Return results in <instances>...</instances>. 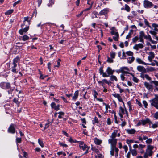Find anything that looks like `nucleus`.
Returning <instances> with one entry per match:
<instances>
[{
	"mask_svg": "<svg viewBox=\"0 0 158 158\" xmlns=\"http://www.w3.org/2000/svg\"><path fill=\"white\" fill-rule=\"evenodd\" d=\"M154 146L151 145H148L143 156L144 158H148V156H152L153 153L152 150L154 148Z\"/></svg>",
	"mask_w": 158,
	"mask_h": 158,
	"instance_id": "obj_1",
	"label": "nucleus"
},
{
	"mask_svg": "<svg viewBox=\"0 0 158 158\" xmlns=\"http://www.w3.org/2000/svg\"><path fill=\"white\" fill-rule=\"evenodd\" d=\"M124 69H126L127 71H129V69L127 67H124L120 68L119 71V72L122 73V74L120 75V77L121 80L123 81H124L126 79V78L125 76H127V74H130V73L129 72H127L124 71Z\"/></svg>",
	"mask_w": 158,
	"mask_h": 158,
	"instance_id": "obj_2",
	"label": "nucleus"
},
{
	"mask_svg": "<svg viewBox=\"0 0 158 158\" xmlns=\"http://www.w3.org/2000/svg\"><path fill=\"white\" fill-rule=\"evenodd\" d=\"M150 102L151 105L158 109V95L156 94L155 95V98L150 101Z\"/></svg>",
	"mask_w": 158,
	"mask_h": 158,
	"instance_id": "obj_3",
	"label": "nucleus"
},
{
	"mask_svg": "<svg viewBox=\"0 0 158 158\" xmlns=\"http://www.w3.org/2000/svg\"><path fill=\"white\" fill-rule=\"evenodd\" d=\"M126 113L127 116H128V113L127 110L126 109L125 106H124V108H123L121 106L119 107V114L121 118H122L123 115Z\"/></svg>",
	"mask_w": 158,
	"mask_h": 158,
	"instance_id": "obj_4",
	"label": "nucleus"
},
{
	"mask_svg": "<svg viewBox=\"0 0 158 158\" xmlns=\"http://www.w3.org/2000/svg\"><path fill=\"white\" fill-rule=\"evenodd\" d=\"M150 120L148 118H146L144 119H142L139 121L138 123L137 124V126H139L141 125H144L147 123H148L150 122Z\"/></svg>",
	"mask_w": 158,
	"mask_h": 158,
	"instance_id": "obj_5",
	"label": "nucleus"
},
{
	"mask_svg": "<svg viewBox=\"0 0 158 158\" xmlns=\"http://www.w3.org/2000/svg\"><path fill=\"white\" fill-rule=\"evenodd\" d=\"M16 127V125L15 124L12 123L8 129V132L12 134L14 133L15 132V127Z\"/></svg>",
	"mask_w": 158,
	"mask_h": 158,
	"instance_id": "obj_6",
	"label": "nucleus"
},
{
	"mask_svg": "<svg viewBox=\"0 0 158 158\" xmlns=\"http://www.w3.org/2000/svg\"><path fill=\"white\" fill-rule=\"evenodd\" d=\"M117 139L115 138H110L108 139V143L111 146H115L117 143Z\"/></svg>",
	"mask_w": 158,
	"mask_h": 158,
	"instance_id": "obj_7",
	"label": "nucleus"
},
{
	"mask_svg": "<svg viewBox=\"0 0 158 158\" xmlns=\"http://www.w3.org/2000/svg\"><path fill=\"white\" fill-rule=\"evenodd\" d=\"M145 87L148 90L149 92L152 91L153 87L152 85L147 82H145L144 83Z\"/></svg>",
	"mask_w": 158,
	"mask_h": 158,
	"instance_id": "obj_8",
	"label": "nucleus"
},
{
	"mask_svg": "<svg viewBox=\"0 0 158 158\" xmlns=\"http://www.w3.org/2000/svg\"><path fill=\"white\" fill-rule=\"evenodd\" d=\"M111 34L112 35H115L113 37V38L114 40L117 41L119 37V34L118 32H116L114 30H113L111 31Z\"/></svg>",
	"mask_w": 158,
	"mask_h": 158,
	"instance_id": "obj_9",
	"label": "nucleus"
},
{
	"mask_svg": "<svg viewBox=\"0 0 158 158\" xmlns=\"http://www.w3.org/2000/svg\"><path fill=\"white\" fill-rule=\"evenodd\" d=\"M144 45L141 43L136 44L134 45L133 47V48L138 51L139 49H142L144 47Z\"/></svg>",
	"mask_w": 158,
	"mask_h": 158,
	"instance_id": "obj_10",
	"label": "nucleus"
},
{
	"mask_svg": "<svg viewBox=\"0 0 158 158\" xmlns=\"http://www.w3.org/2000/svg\"><path fill=\"white\" fill-rule=\"evenodd\" d=\"M152 6V3L148 0H145L144 1V7L146 8H149Z\"/></svg>",
	"mask_w": 158,
	"mask_h": 158,
	"instance_id": "obj_11",
	"label": "nucleus"
},
{
	"mask_svg": "<svg viewBox=\"0 0 158 158\" xmlns=\"http://www.w3.org/2000/svg\"><path fill=\"white\" fill-rule=\"evenodd\" d=\"M109 11V9L107 8H105L102 10L99 13L98 15L102 16L105 15L107 14Z\"/></svg>",
	"mask_w": 158,
	"mask_h": 158,
	"instance_id": "obj_12",
	"label": "nucleus"
},
{
	"mask_svg": "<svg viewBox=\"0 0 158 158\" xmlns=\"http://www.w3.org/2000/svg\"><path fill=\"white\" fill-rule=\"evenodd\" d=\"M6 86L5 87V89H10L8 91V93L9 94H11L12 92L13 91V89H11L10 87V83L9 82H6Z\"/></svg>",
	"mask_w": 158,
	"mask_h": 158,
	"instance_id": "obj_13",
	"label": "nucleus"
},
{
	"mask_svg": "<svg viewBox=\"0 0 158 158\" xmlns=\"http://www.w3.org/2000/svg\"><path fill=\"white\" fill-rule=\"evenodd\" d=\"M99 72L101 75L102 74V77H108V75H107V74L105 72H103V67H101L99 69Z\"/></svg>",
	"mask_w": 158,
	"mask_h": 158,
	"instance_id": "obj_14",
	"label": "nucleus"
},
{
	"mask_svg": "<svg viewBox=\"0 0 158 158\" xmlns=\"http://www.w3.org/2000/svg\"><path fill=\"white\" fill-rule=\"evenodd\" d=\"M106 72L107 73V75H108V77L110 75H112L113 74L114 72V70H112L110 67H108L107 68Z\"/></svg>",
	"mask_w": 158,
	"mask_h": 158,
	"instance_id": "obj_15",
	"label": "nucleus"
},
{
	"mask_svg": "<svg viewBox=\"0 0 158 158\" xmlns=\"http://www.w3.org/2000/svg\"><path fill=\"white\" fill-rule=\"evenodd\" d=\"M137 69L139 72H142V73H145L146 72L145 69L143 66H138L137 67Z\"/></svg>",
	"mask_w": 158,
	"mask_h": 158,
	"instance_id": "obj_16",
	"label": "nucleus"
},
{
	"mask_svg": "<svg viewBox=\"0 0 158 158\" xmlns=\"http://www.w3.org/2000/svg\"><path fill=\"white\" fill-rule=\"evenodd\" d=\"M140 77L143 79L145 78L147 80L149 81H150L151 80V77L147 74H141L140 75Z\"/></svg>",
	"mask_w": 158,
	"mask_h": 158,
	"instance_id": "obj_17",
	"label": "nucleus"
},
{
	"mask_svg": "<svg viewBox=\"0 0 158 158\" xmlns=\"http://www.w3.org/2000/svg\"><path fill=\"white\" fill-rule=\"evenodd\" d=\"M29 27H27L24 29H21L19 31V33L21 35H23L24 32H26L28 30Z\"/></svg>",
	"mask_w": 158,
	"mask_h": 158,
	"instance_id": "obj_18",
	"label": "nucleus"
},
{
	"mask_svg": "<svg viewBox=\"0 0 158 158\" xmlns=\"http://www.w3.org/2000/svg\"><path fill=\"white\" fill-rule=\"evenodd\" d=\"M149 127L154 129L158 127V124L156 123L153 124L152 122L150 120L149 123Z\"/></svg>",
	"mask_w": 158,
	"mask_h": 158,
	"instance_id": "obj_19",
	"label": "nucleus"
},
{
	"mask_svg": "<svg viewBox=\"0 0 158 158\" xmlns=\"http://www.w3.org/2000/svg\"><path fill=\"white\" fill-rule=\"evenodd\" d=\"M126 131L128 134L131 135L134 134L136 131L134 129H127L126 130Z\"/></svg>",
	"mask_w": 158,
	"mask_h": 158,
	"instance_id": "obj_20",
	"label": "nucleus"
},
{
	"mask_svg": "<svg viewBox=\"0 0 158 158\" xmlns=\"http://www.w3.org/2000/svg\"><path fill=\"white\" fill-rule=\"evenodd\" d=\"M136 62L139 64H141L143 65H147V64L143 61L140 58H137L136 59Z\"/></svg>",
	"mask_w": 158,
	"mask_h": 158,
	"instance_id": "obj_21",
	"label": "nucleus"
},
{
	"mask_svg": "<svg viewBox=\"0 0 158 158\" xmlns=\"http://www.w3.org/2000/svg\"><path fill=\"white\" fill-rule=\"evenodd\" d=\"M79 94V92L78 90L76 91L74 94V95L72 97V100L73 101H76L77 99L78 98Z\"/></svg>",
	"mask_w": 158,
	"mask_h": 158,
	"instance_id": "obj_22",
	"label": "nucleus"
},
{
	"mask_svg": "<svg viewBox=\"0 0 158 158\" xmlns=\"http://www.w3.org/2000/svg\"><path fill=\"white\" fill-rule=\"evenodd\" d=\"M118 131V130H114L112 133L111 136L110 137L111 138H115L116 136L117 133Z\"/></svg>",
	"mask_w": 158,
	"mask_h": 158,
	"instance_id": "obj_23",
	"label": "nucleus"
},
{
	"mask_svg": "<svg viewBox=\"0 0 158 158\" xmlns=\"http://www.w3.org/2000/svg\"><path fill=\"white\" fill-rule=\"evenodd\" d=\"M94 142L95 144L99 145L102 143V140L97 138H95L94 139Z\"/></svg>",
	"mask_w": 158,
	"mask_h": 158,
	"instance_id": "obj_24",
	"label": "nucleus"
},
{
	"mask_svg": "<svg viewBox=\"0 0 158 158\" xmlns=\"http://www.w3.org/2000/svg\"><path fill=\"white\" fill-rule=\"evenodd\" d=\"M127 62L128 63H131L134 60L135 57L133 56L129 57L127 58Z\"/></svg>",
	"mask_w": 158,
	"mask_h": 158,
	"instance_id": "obj_25",
	"label": "nucleus"
},
{
	"mask_svg": "<svg viewBox=\"0 0 158 158\" xmlns=\"http://www.w3.org/2000/svg\"><path fill=\"white\" fill-rule=\"evenodd\" d=\"M130 74L132 76V80L134 82L136 83H138L139 82V80L138 79L135 77L134 75L132 73H130Z\"/></svg>",
	"mask_w": 158,
	"mask_h": 158,
	"instance_id": "obj_26",
	"label": "nucleus"
},
{
	"mask_svg": "<svg viewBox=\"0 0 158 158\" xmlns=\"http://www.w3.org/2000/svg\"><path fill=\"white\" fill-rule=\"evenodd\" d=\"M124 10L127 12H129L130 11L131 9L128 5L126 4L124 5Z\"/></svg>",
	"mask_w": 158,
	"mask_h": 158,
	"instance_id": "obj_27",
	"label": "nucleus"
},
{
	"mask_svg": "<svg viewBox=\"0 0 158 158\" xmlns=\"http://www.w3.org/2000/svg\"><path fill=\"white\" fill-rule=\"evenodd\" d=\"M88 147H89L87 145L85 144L82 145L80 146V147L79 148L81 149H82L83 151H85L87 148H88Z\"/></svg>",
	"mask_w": 158,
	"mask_h": 158,
	"instance_id": "obj_28",
	"label": "nucleus"
},
{
	"mask_svg": "<svg viewBox=\"0 0 158 158\" xmlns=\"http://www.w3.org/2000/svg\"><path fill=\"white\" fill-rule=\"evenodd\" d=\"M110 77L111 81H113L114 80H115L116 81H118L117 78L116 76L114 75H112L110 76Z\"/></svg>",
	"mask_w": 158,
	"mask_h": 158,
	"instance_id": "obj_29",
	"label": "nucleus"
},
{
	"mask_svg": "<svg viewBox=\"0 0 158 158\" xmlns=\"http://www.w3.org/2000/svg\"><path fill=\"white\" fill-rule=\"evenodd\" d=\"M133 30H131L130 32H129L128 34L127 35L126 37V39H127L131 37L132 33L133 32Z\"/></svg>",
	"mask_w": 158,
	"mask_h": 158,
	"instance_id": "obj_30",
	"label": "nucleus"
},
{
	"mask_svg": "<svg viewBox=\"0 0 158 158\" xmlns=\"http://www.w3.org/2000/svg\"><path fill=\"white\" fill-rule=\"evenodd\" d=\"M114 146H111V150L110 151V155L112 156H114V152L115 151V149H114Z\"/></svg>",
	"mask_w": 158,
	"mask_h": 158,
	"instance_id": "obj_31",
	"label": "nucleus"
},
{
	"mask_svg": "<svg viewBox=\"0 0 158 158\" xmlns=\"http://www.w3.org/2000/svg\"><path fill=\"white\" fill-rule=\"evenodd\" d=\"M47 121L48 123L45 124V127L44 129V130H45L49 127V124L50 123V122L48 119L47 120Z\"/></svg>",
	"mask_w": 158,
	"mask_h": 158,
	"instance_id": "obj_32",
	"label": "nucleus"
},
{
	"mask_svg": "<svg viewBox=\"0 0 158 158\" xmlns=\"http://www.w3.org/2000/svg\"><path fill=\"white\" fill-rule=\"evenodd\" d=\"M13 12V10L12 9L9 10L6 12L5 14L6 15H8L12 13Z\"/></svg>",
	"mask_w": 158,
	"mask_h": 158,
	"instance_id": "obj_33",
	"label": "nucleus"
},
{
	"mask_svg": "<svg viewBox=\"0 0 158 158\" xmlns=\"http://www.w3.org/2000/svg\"><path fill=\"white\" fill-rule=\"evenodd\" d=\"M58 114H59V115L58 116V117L59 118H62V116H64V113L62 111L59 112L58 113Z\"/></svg>",
	"mask_w": 158,
	"mask_h": 158,
	"instance_id": "obj_34",
	"label": "nucleus"
},
{
	"mask_svg": "<svg viewBox=\"0 0 158 158\" xmlns=\"http://www.w3.org/2000/svg\"><path fill=\"white\" fill-rule=\"evenodd\" d=\"M127 104L128 106L129 111H132V108L131 105V102L130 101L127 102Z\"/></svg>",
	"mask_w": 158,
	"mask_h": 158,
	"instance_id": "obj_35",
	"label": "nucleus"
},
{
	"mask_svg": "<svg viewBox=\"0 0 158 158\" xmlns=\"http://www.w3.org/2000/svg\"><path fill=\"white\" fill-rule=\"evenodd\" d=\"M131 13L132 14V15L131 16H128V17L133 18L134 17L136 16L137 15V13L135 11H131Z\"/></svg>",
	"mask_w": 158,
	"mask_h": 158,
	"instance_id": "obj_36",
	"label": "nucleus"
},
{
	"mask_svg": "<svg viewBox=\"0 0 158 158\" xmlns=\"http://www.w3.org/2000/svg\"><path fill=\"white\" fill-rule=\"evenodd\" d=\"M6 83L5 82H2L0 83V86L2 88L5 89Z\"/></svg>",
	"mask_w": 158,
	"mask_h": 158,
	"instance_id": "obj_37",
	"label": "nucleus"
},
{
	"mask_svg": "<svg viewBox=\"0 0 158 158\" xmlns=\"http://www.w3.org/2000/svg\"><path fill=\"white\" fill-rule=\"evenodd\" d=\"M20 60V57L19 56H17L13 60V62L17 63Z\"/></svg>",
	"mask_w": 158,
	"mask_h": 158,
	"instance_id": "obj_38",
	"label": "nucleus"
},
{
	"mask_svg": "<svg viewBox=\"0 0 158 158\" xmlns=\"http://www.w3.org/2000/svg\"><path fill=\"white\" fill-rule=\"evenodd\" d=\"M139 38L137 36H135V37L133 38L132 39V42L133 43H135L139 40Z\"/></svg>",
	"mask_w": 158,
	"mask_h": 158,
	"instance_id": "obj_39",
	"label": "nucleus"
},
{
	"mask_svg": "<svg viewBox=\"0 0 158 158\" xmlns=\"http://www.w3.org/2000/svg\"><path fill=\"white\" fill-rule=\"evenodd\" d=\"M107 61L109 63H112L113 62V60L111 58H110L108 56Z\"/></svg>",
	"mask_w": 158,
	"mask_h": 158,
	"instance_id": "obj_40",
	"label": "nucleus"
},
{
	"mask_svg": "<svg viewBox=\"0 0 158 158\" xmlns=\"http://www.w3.org/2000/svg\"><path fill=\"white\" fill-rule=\"evenodd\" d=\"M29 37L27 35H24L22 37V40L26 41L29 39Z\"/></svg>",
	"mask_w": 158,
	"mask_h": 158,
	"instance_id": "obj_41",
	"label": "nucleus"
},
{
	"mask_svg": "<svg viewBox=\"0 0 158 158\" xmlns=\"http://www.w3.org/2000/svg\"><path fill=\"white\" fill-rule=\"evenodd\" d=\"M115 53L114 52H110V57L112 59L115 58Z\"/></svg>",
	"mask_w": 158,
	"mask_h": 158,
	"instance_id": "obj_42",
	"label": "nucleus"
},
{
	"mask_svg": "<svg viewBox=\"0 0 158 158\" xmlns=\"http://www.w3.org/2000/svg\"><path fill=\"white\" fill-rule=\"evenodd\" d=\"M98 84H100V85L102 86L103 87V88H104V83L103 81L102 80V81H98Z\"/></svg>",
	"mask_w": 158,
	"mask_h": 158,
	"instance_id": "obj_43",
	"label": "nucleus"
},
{
	"mask_svg": "<svg viewBox=\"0 0 158 158\" xmlns=\"http://www.w3.org/2000/svg\"><path fill=\"white\" fill-rule=\"evenodd\" d=\"M131 153L133 156H135L137 155V152L135 149L132 150L131 151Z\"/></svg>",
	"mask_w": 158,
	"mask_h": 158,
	"instance_id": "obj_44",
	"label": "nucleus"
},
{
	"mask_svg": "<svg viewBox=\"0 0 158 158\" xmlns=\"http://www.w3.org/2000/svg\"><path fill=\"white\" fill-rule=\"evenodd\" d=\"M102 81H103L104 83L105 82V83L108 85L110 84L111 83V82L110 81H108L106 79H103L102 80Z\"/></svg>",
	"mask_w": 158,
	"mask_h": 158,
	"instance_id": "obj_45",
	"label": "nucleus"
},
{
	"mask_svg": "<svg viewBox=\"0 0 158 158\" xmlns=\"http://www.w3.org/2000/svg\"><path fill=\"white\" fill-rule=\"evenodd\" d=\"M38 142L39 145L42 147H44V145L42 141H41L40 139H39L38 140Z\"/></svg>",
	"mask_w": 158,
	"mask_h": 158,
	"instance_id": "obj_46",
	"label": "nucleus"
},
{
	"mask_svg": "<svg viewBox=\"0 0 158 158\" xmlns=\"http://www.w3.org/2000/svg\"><path fill=\"white\" fill-rule=\"evenodd\" d=\"M139 37L141 38H143L144 36V35H145L144 34V32L143 31H141L139 33Z\"/></svg>",
	"mask_w": 158,
	"mask_h": 158,
	"instance_id": "obj_47",
	"label": "nucleus"
},
{
	"mask_svg": "<svg viewBox=\"0 0 158 158\" xmlns=\"http://www.w3.org/2000/svg\"><path fill=\"white\" fill-rule=\"evenodd\" d=\"M152 139L151 138L147 139L146 141V142L147 143L149 144L151 143L152 142Z\"/></svg>",
	"mask_w": 158,
	"mask_h": 158,
	"instance_id": "obj_48",
	"label": "nucleus"
},
{
	"mask_svg": "<svg viewBox=\"0 0 158 158\" xmlns=\"http://www.w3.org/2000/svg\"><path fill=\"white\" fill-rule=\"evenodd\" d=\"M144 23L145 24L148 26L149 27H151V26L149 25V23L148 21L146 19H144Z\"/></svg>",
	"mask_w": 158,
	"mask_h": 158,
	"instance_id": "obj_49",
	"label": "nucleus"
},
{
	"mask_svg": "<svg viewBox=\"0 0 158 158\" xmlns=\"http://www.w3.org/2000/svg\"><path fill=\"white\" fill-rule=\"evenodd\" d=\"M126 54L128 56H132L133 55V53L131 51H127L126 52Z\"/></svg>",
	"mask_w": 158,
	"mask_h": 158,
	"instance_id": "obj_50",
	"label": "nucleus"
},
{
	"mask_svg": "<svg viewBox=\"0 0 158 158\" xmlns=\"http://www.w3.org/2000/svg\"><path fill=\"white\" fill-rule=\"evenodd\" d=\"M149 56L151 57H152L153 59L154 57V54L153 52H149Z\"/></svg>",
	"mask_w": 158,
	"mask_h": 158,
	"instance_id": "obj_51",
	"label": "nucleus"
},
{
	"mask_svg": "<svg viewBox=\"0 0 158 158\" xmlns=\"http://www.w3.org/2000/svg\"><path fill=\"white\" fill-rule=\"evenodd\" d=\"M151 83H153L156 86L158 85V81H152L150 82Z\"/></svg>",
	"mask_w": 158,
	"mask_h": 158,
	"instance_id": "obj_52",
	"label": "nucleus"
},
{
	"mask_svg": "<svg viewBox=\"0 0 158 158\" xmlns=\"http://www.w3.org/2000/svg\"><path fill=\"white\" fill-rule=\"evenodd\" d=\"M16 142L18 143H20L21 142V138H19L18 137H17L16 138Z\"/></svg>",
	"mask_w": 158,
	"mask_h": 158,
	"instance_id": "obj_53",
	"label": "nucleus"
},
{
	"mask_svg": "<svg viewBox=\"0 0 158 158\" xmlns=\"http://www.w3.org/2000/svg\"><path fill=\"white\" fill-rule=\"evenodd\" d=\"M112 95L114 97L117 98H118L120 96V95L118 94H113Z\"/></svg>",
	"mask_w": 158,
	"mask_h": 158,
	"instance_id": "obj_54",
	"label": "nucleus"
},
{
	"mask_svg": "<svg viewBox=\"0 0 158 158\" xmlns=\"http://www.w3.org/2000/svg\"><path fill=\"white\" fill-rule=\"evenodd\" d=\"M143 104L144 105L145 107V108H146L147 107V106L148 105V104L147 102L146 101L144 100L143 101Z\"/></svg>",
	"mask_w": 158,
	"mask_h": 158,
	"instance_id": "obj_55",
	"label": "nucleus"
},
{
	"mask_svg": "<svg viewBox=\"0 0 158 158\" xmlns=\"http://www.w3.org/2000/svg\"><path fill=\"white\" fill-rule=\"evenodd\" d=\"M118 101L119 102H122L123 103V106H124V102L123 101V100H122V99L121 98V96L119 97V98H118Z\"/></svg>",
	"mask_w": 158,
	"mask_h": 158,
	"instance_id": "obj_56",
	"label": "nucleus"
},
{
	"mask_svg": "<svg viewBox=\"0 0 158 158\" xmlns=\"http://www.w3.org/2000/svg\"><path fill=\"white\" fill-rule=\"evenodd\" d=\"M126 142H127V143L128 144H129L131 143H133L134 141L132 140H127Z\"/></svg>",
	"mask_w": 158,
	"mask_h": 158,
	"instance_id": "obj_57",
	"label": "nucleus"
},
{
	"mask_svg": "<svg viewBox=\"0 0 158 158\" xmlns=\"http://www.w3.org/2000/svg\"><path fill=\"white\" fill-rule=\"evenodd\" d=\"M123 148L124 149L125 153H126L128 150V147L127 145H124L123 146Z\"/></svg>",
	"mask_w": 158,
	"mask_h": 158,
	"instance_id": "obj_58",
	"label": "nucleus"
},
{
	"mask_svg": "<svg viewBox=\"0 0 158 158\" xmlns=\"http://www.w3.org/2000/svg\"><path fill=\"white\" fill-rule=\"evenodd\" d=\"M51 63L50 62H49L48 63L47 65H48V69L49 71L51 72Z\"/></svg>",
	"mask_w": 158,
	"mask_h": 158,
	"instance_id": "obj_59",
	"label": "nucleus"
},
{
	"mask_svg": "<svg viewBox=\"0 0 158 158\" xmlns=\"http://www.w3.org/2000/svg\"><path fill=\"white\" fill-rule=\"evenodd\" d=\"M146 40H149L150 41H151V40H152V38L151 37V36L149 35V34L148 35L147 37V38Z\"/></svg>",
	"mask_w": 158,
	"mask_h": 158,
	"instance_id": "obj_60",
	"label": "nucleus"
},
{
	"mask_svg": "<svg viewBox=\"0 0 158 158\" xmlns=\"http://www.w3.org/2000/svg\"><path fill=\"white\" fill-rule=\"evenodd\" d=\"M149 33L151 34L154 35H156V33L155 32V31H149Z\"/></svg>",
	"mask_w": 158,
	"mask_h": 158,
	"instance_id": "obj_61",
	"label": "nucleus"
},
{
	"mask_svg": "<svg viewBox=\"0 0 158 158\" xmlns=\"http://www.w3.org/2000/svg\"><path fill=\"white\" fill-rule=\"evenodd\" d=\"M20 2H21V0H19L18 1H17L15 2L13 4V6L15 7L17 4L19 3Z\"/></svg>",
	"mask_w": 158,
	"mask_h": 158,
	"instance_id": "obj_62",
	"label": "nucleus"
},
{
	"mask_svg": "<svg viewBox=\"0 0 158 158\" xmlns=\"http://www.w3.org/2000/svg\"><path fill=\"white\" fill-rule=\"evenodd\" d=\"M59 107H60V105H58L57 106H55L54 109L56 110L57 111L59 109Z\"/></svg>",
	"mask_w": 158,
	"mask_h": 158,
	"instance_id": "obj_63",
	"label": "nucleus"
},
{
	"mask_svg": "<svg viewBox=\"0 0 158 158\" xmlns=\"http://www.w3.org/2000/svg\"><path fill=\"white\" fill-rule=\"evenodd\" d=\"M154 117L156 119H158V112H156L155 114Z\"/></svg>",
	"mask_w": 158,
	"mask_h": 158,
	"instance_id": "obj_64",
	"label": "nucleus"
}]
</instances>
